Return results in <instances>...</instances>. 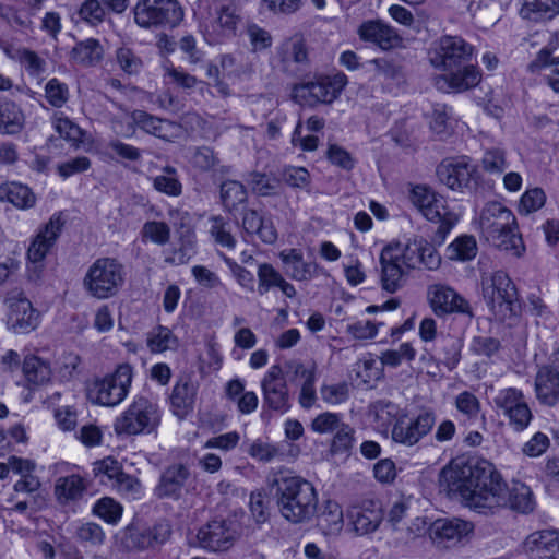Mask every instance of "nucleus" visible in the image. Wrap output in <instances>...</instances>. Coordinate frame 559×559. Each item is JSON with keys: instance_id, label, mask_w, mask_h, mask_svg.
I'll use <instances>...</instances> for the list:
<instances>
[{"instance_id": "1", "label": "nucleus", "mask_w": 559, "mask_h": 559, "mask_svg": "<svg viewBox=\"0 0 559 559\" xmlns=\"http://www.w3.org/2000/svg\"><path fill=\"white\" fill-rule=\"evenodd\" d=\"M440 485L448 493L457 496L462 503L478 512L488 513L504 507H511L522 513L534 509L533 492L524 484H516L509 492L495 465L484 459L456 457L440 473Z\"/></svg>"}, {"instance_id": "2", "label": "nucleus", "mask_w": 559, "mask_h": 559, "mask_svg": "<svg viewBox=\"0 0 559 559\" xmlns=\"http://www.w3.org/2000/svg\"><path fill=\"white\" fill-rule=\"evenodd\" d=\"M270 486L281 515L288 522L305 523L317 513V491L305 478L290 471H280L273 475Z\"/></svg>"}, {"instance_id": "3", "label": "nucleus", "mask_w": 559, "mask_h": 559, "mask_svg": "<svg viewBox=\"0 0 559 559\" xmlns=\"http://www.w3.org/2000/svg\"><path fill=\"white\" fill-rule=\"evenodd\" d=\"M483 236L500 250L520 257L524 251L522 237L518 233L516 218L512 211L499 202H489L479 216Z\"/></svg>"}, {"instance_id": "4", "label": "nucleus", "mask_w": 559, "mask_h": 559, "mask_svg": "<svg viewBox=\"0 0 559 559\" xmlns=\"http://www.w3.org/2000/svg\"><path fill=\"white\" fill-rule=\"evenodd\" d=\"M409 200L428 221L438 224L431 240L433 245L441 246L457 223V215L447 206L443 197L436 194L427 186H414Z\"/></svg>"}, {"instance_id": "5", "label": "nucleus", "mask_w": 559, "mask_h": 559, "mask_svg": "<svg viewBox=\"0 0 559 559\" xmlns=\"http://www.w3.org/2000/svg\"><path fill=\"white\" fill-rule=\"evenodd\" d=\"M126 281L124 265L116 258H98L87 269L84 289L96 299L116 296Z\"/></svg>"}, {"instance_id": "6", "label": "nucleus", "mask_w": 559, "mask_h": 559, "mask_svg": "<svg viewBox=\"0 0 559 559\" xmlns=\"http://www.w3.org/2000/svg\"><path fill=\"white\" fill-rule=\"evenodd\" d=\"M484 299L490 310L500 319L506 320L518 312V290L503 271H496L481 276Z\"/></svg>"}, {"instance_id": "7", "label": "nucleus", "mask_w": 559, "mask_h": 559, "mask_svg": "<svg viewBox=\"0 0 559 559\" xmlns=\"http://www.w3.org/2000/svg\"><path fill=\"white\" fill-rule=\"evenodd\" d=\"M160 412L156 403L145 396H135L128 408L114 423L117 435L151 433L159 425Z\"/></svg>"}, {"instance_id": "8", "label": "nucleus", "mask_w": 559, "mask_h": 559, "mask_svg": "<svg viewBox=\"0 0 559 559\" xmlns=\"http://www.w3.org/2000/svg\"><path fill=\"white\" fill-rule=\"evenodd\" d=\"M66 225L62 212L53 213L49 221L38 229L27 250V275L33 282L40 280L44 261L56 245Z\"/></svg>"}, {"instance_id": "9", "label": "nucleus", "mask_w": 559, "mask_h": 559, "mask_svg": "<svg viewBox=\"0 0 559 559\" xmlns=\"http://www.w3.org/2000/svg\"><path fill=\"white\" fill-rule=\"evenodd\" d=\"M132 379V367L129 364L119 365L112 373L96 379L90 385L88 400L102 406H117L127 397Z\"/></svg>"}, {"instance_id": "10", "label": "nucleus", "mask_w": 559, "mask_h": 559, "mask_svg": "<svg viewBox=\"0 0 559 559\" xmlns=\"http://www.w3.org/2000/svg\"><path fill=\"white\" fill-rule=\"evenodd\" d=\"M134 22L145 29L175 27L183 19L177 0H139L133 8Z\"/></svg>"}, {"instance_id": "11", "label": "nucleus", "mask_w": 559, "mask_h": 559, "mask_svg": "<svg viewBox=\"0 0 559 559\" xmlns=\"http://www.w3.org/2000/svg\"><path fill=\"white\" fill-rule=\"evenodd\" d=\"M344 73L318 76L312 81L297 84L294 87V99L302 106L314 107L318 104H332L347 84Z\"/></svg>"}, {"instance_id": "12", "label": "nucleus", "mask_w": 559, "mask_h": 559, "mask_svg": "<svg viewBox=\"0 0 559 559\" xmlns=\"http://www.w3.org/2000/svg\"><path fill=\"white\" fill-rule=\"evenodd\" d=\"M492 401L497 413L508 419L509 426L515 432L524 431L533 420V413L525 395L516 388L498 390Z\"/></svg>"}, {"instance_id": "13", "label": "nucleus", "mask_w": 559, "mask_h": 559, "mask_svg": "<svg viewBox=\"0 0 559 559\" xmlns=\"http://www.w3.org/2000/svg\"><path fill=\"white\" fill-rule=\"evenodd\" d=\"M473 46L459 36H442L428 51L430 64L440 71L455 69L471 62Z\"/></svg>"}, {"instance_id": "14", "label": "nucleus", "mask_w": 559, "mask_h": 559, "mask_svg": "<svg viewBox=\"0 0 559 559\" xmlns=\"http://www.w3.org/2000/svg\"><path fill=\"white\" fill-rule=\"evenodd\" d=\"M436 420V413L431 409H421L412 418L405 413L392 427L391 438L395 443L414 447L431 432Z\"/></svg>"}, {"instance_id": "15", "label": "nucleus", "mask_w": 559, "mask_h": 559, "mask_svg": "<svg viewBox=\"0 0 559 559\" xmlns=\"http://www.w3.org/2000/svg\"><path fill=\"white\" fill-rule=\"evenodd\" d=\"M427 301L437 317L449 314H463L474 318L469 302L451 286L443 283H433L427 287Z\"/></svg>"}, {"instance_id": "16", "label": "nucleus", "mask_w": 559, "mask_h": 559, "mask_svg": "<svg viewBox=\"0 0 559 559\" xmlns=\"http://www.w3.org/2000/svg\"><path fill=\"white\" fill-rule=\"evenodd\" d=\"M310 427L319 435H333L332 453H344L353 447L355 430L350 425L343 421L341 414L321 413L312 419Z\"/></svg>"}, {"instance_id": "17", "label": "nucleus", "mask_w": 559, "mask_h": 559, "mask_svg": "<svg viewBox=\"0 0 559 559\" xmlns=\"http://www.w3.org/2000/svg\"><path fill=\"white\" fill-rule=\"evenodd\" d=\"M239 537L238 526L231 520H213L202 525L197 534L199 546L218 552L230 549Z\"/></svg>"}, {"instance_id": "18", "label": "nucleus", "mask_w": 559, "mask_h": 559, "mask_svg": "<svg viewBox=\"0 0 559 559\" xmlns=\"http://www.w3.org/2000/svg\"><path fill=\"white\" fill-rule=\"evenodd\" d=\"M170 536V523L166 520H162L151 526H128L122 543L129 549L147 550L164 545Z\"/></svg>"}, {"instance_id": "19", "label": "nucleus", "mask_w": 559, "mask_h": 559, "mask_svg": "<svg viewBox=\"0 0 559 559\" xmlns=\"http://www.w3.org/2000/svg\"><path fill=\"white\" fill-rule=\"evenodd\" d=\"M264 404L281 414L290 408L287 383L280 365H273L261 381Z\"/></svg>"}, {"instance_id": "20", "label": "nucleus", "mask_w": 559, "mask_h": 559, "mask_svg": "<svg viewBox=\"0 0 559 559\" xmlns=\"http://www.w3.org/2000/svg\"><path fill=\"white\" fill-rule=\"evenodd\" d=\"M433 78V85L443 93H461L475 87L481 80L479 70L471 62L442 71Z\"/></svg>"}, {"instance_id": "21", "label": "nucleus", "mask_w": 559, "mask_h": 559, "mask_svg": "<svg viewBox=\"0 0 559 559\" xmlns=\"http://www.w3.org/2000/svg\"><path fill=\"white\" fill-rule=\"evenodd\" d=\"M475 173V166L471 164L466 156L445 159L437 167L438 179L452 190L467 188Z\"/></svg>"}, {"instance_id": "22", "label": "nucleus", "mask_w": 559, "mask_h": 559, "mask_svg": "<svg viewBox=\"0 0 559 559\" xmlns=\"http://www.w3.org/2000/svg\"><path fill=\"white\" fill-rule=\"evenodd\" d=\"M8 304L10 309L8 322L15 333L25 334L37 328L39 313L22 293L10 296Z\"/></svg>"}, {"instance_id": "23", "label": "nucleus", "mask_w": 559, "mask_h": 559, "mask_svg": "<svg viewBox=\"0 0 559 559\" xmlns=\"http://www.w3.org/2000/svg\"><path fill=\"white\" fill-rule=\"evenodd\" d=\"M474 530L473 523L457 518L438 519L429 527L431 540L440 547H451Z\"/></svg>"}, {"instance_id": "24", "label": "nucleus", "mask_w": 559, "mask_h": 559, "mask_svg": "<svg viewBox=\"0 0 559 559\" xmlns=\"http://www.w3.org/2000/svg\"><path fill=\"white\" fill-rule=\"evenodd\" d=\"M361 40L371 43L382 50L400 47L402 37L397 31L380 20L364 22L358 28Z\"/></svg>"}, {"instance_id": "25", "label": "nucleus", "mask_w": 559, "mask_h": 559, "mask_svg": "<svg viewBox=\"0 0 559 559\" xmlns=\"http://www.w3.org/2000/svg\"><path fill=\"white\" fill-rule=\"evenodd\" d=\"M199 382L191 374H182L173 388L170 405L174 414L185 418L194 407Z\"/></svg>"}, {"instance_id": "26", "label": "nucleus", "mask_w": 559, "mask_h": 559, "mask_svg": "<svg viewBox=\"0 0 559 559\" xmlns=\"http://www.w3.org/2000/svg\"><path fill=\"white\" fill-rule=\"evenodd\" d=\"M347 515L354 530L360 535L374 532L383 520L381 506L372 500L364 501L360 506L350 507Z\"/></svg>"}, {"instance_id": "27", "label": "nucleus", "mask_w": 559, "mask_h": 559, "mask_svg": "<svg viewBox=\"0 0 559 559\" xmlns=\"http://www.w3.org/2000/svg\"><path fill=\"white\" fill-rule=\"evenodd\" d=\"M189 475L188 468L182 464L168 466L162 473L159 481L154 489V495L159 499H178Z\"/></svg>"}, {"instance_id": "28", "label": "nucleus", "mask_w": 559, "mask_h": 559, "mask_svg": "<svg viewBox=\"0 0 559 559\" xmlns=\"http://www.w3.org/2000/svg\"><path fill=\"white\" fill-rule=\"evenodd\" d=\"M535 394L540 404L555 406L559 402V371L550 366L540 367L535 377Z\"/></svg>"}, {"instance_id": "29", "label": "nucleus", "mask_w": 559, "mask_h": 559, "mask_svg": "<svg viewBox=\"0 0 559 559\" xmlns=\"http://www.w3.org/2000/svg\"><path fill=\"white\" fill-rule=\"evenodd\" d=\"M214 5L213 27L217 28L218 34L222 36H235L241 22L239 7L231 0H218Z\"/></svg>"}, {"instance_id": "30", "label": "nucleus", "mask_w": 559, "mask_h": 559, "mask_svg": "<svg viewBox=\"0 0 559 559\" xmlns=\"http://www.w3.org/2000/svg\"><path fill=\"white\" fill-rule=\"evenodd\" d=\"M381 285L389 293H394L402 287L405 276L404 265L399 262L396 254L391 249L383 248L380 254Z\"/></svg>"}, {"instance_id": "31", "label": "nucleus", "mask_w": 559, "mask_h": 559, "mask_svg": "<svg viewBox=\"0 0 559 559\" xmlns=\"http://www.w3.org/2000/svg\"><path fill=\"white\" fill-rule=\"evenodd\" d=\"M532 559H559V532L532 534L526 543Z\"/></svg>"}, {"instance_id": "32", "label": "nucleus", "mask_w": 559, "mask_h": 559, "mask_svg": "<svg viewBox=\"0 0 559 559\" xmlns=\"http://www.w3.org/2000/svg\"><path fill=\"white\" fill-rule=\"evenodd\" d=\"M242 229L246 235H255L264 243L272 245L277 239V231L272 219L265 218L255 210H247L242 216Z\"/></svg>"}, {"instance_id": "33", "label": "nucleus", "mask_w": 559, "mask_h": 559, "mask_svg": "<svg viewBox=\"0 0 559 559\" xmlns=\"http://www.w3.org/2000/svg\"><path fill=\"white\" fill-rule=\"evenodd\" d=\"M33 190L21 182L9 181L0 185V202H9L19 210H29L36 204Z\"/></svg>"}, {"instance_id": "34", "label": "nucleus", "mask_w": 559, "mask_h": 559, "mask_svg": "<svg viewBox=\"0 0 559 559\" xmlns=\"http://www.w3.org/2000/svg\"><path fill=\"white\" fill-rule=\"evenodd\" d=\"M130 118L134 126L154 136L170 141L174 135L175 124L169 120L160 119L144 110L132 111Z\"/></svg>"}, {"instance_id": "35", "label": "nucleus", "mask_w": 559, "mask_h": 559, "mask_svg": "<svg viewBox=\"0 0 559 559\" xmlns=\"http://www.w3.org/2000/svg\"><path fill=\"white\" fill-rule=\"evenodd\" d=\"M190 163L199 171H212L214 176H228L231 170L230 166L221 164L217 154L209 146L197 147L191 155Z\"/></svg>"}, {"instance_id": "36", "label": "nucleus", "mask_w": 559, "mask_h": 559, "mask_svg": "<svg viewBox=\"0 0 559 559\" xmlns=\"http://www.w3.org/2000/svg\"><path fill=\"white\" fill-rule=\"evenodd\" d=\"M281 258L289 276L295 281H309L317 275L318 265L305 262L299 250L281 252Z\"/></svg>"}, {"instance_id": "37", "label": "nucleus", "mask_w": 559, "mask_h": 559, "mask_svg": "<svg viewBox=\"0 0 559 559\" xmlns=\"http://www.w3.org/2000/svg\"><path fill=\"white\" fill-rule=\"evenodd\" d=\"M86 490V481L78 474L59 477L55 485V495L61 504L81 499Z\"/></svg>"}, {"instance_id": "38", "label": "nucleus", "mask_w": 559, "mask_h": 559, "mask_svg": "<svg viewBox=\"0 0 559 559\" xmlns=\"http://www.w3.org/2000/svg\"><path fill=\"white\" fill-rule=\"evenodd\" d=\"M25 124L21 108L11 100L0 102V133L5 135L19 134Z\"/></svg>"}, {"instance_id": "39", "label": "nucleus", "mask_w": 559, "mask_h": 559, "mask_svg": "<svg viewBox=\"0 0 559 559\" xmlns=\"http://www.w3.org/2000/svg\"><path fill=\"white\" fill-rule=\"evenodd\" d=\"M71 60L84 67L99 63L104 57V49L97 39L88 38L79 41L71 50Z\"/></svg>"}, {"instance_id": "40", "label": "nucleus", "mask_w": 559, "mask_h": 559, "mask_svg": "<svg viewBox=\"0 0 559 559\" xmlns=\"http://www.w3.org/2000/svg\"><path fill=\"white\" fill-rule=\"evenodd\" d=\"M22 370L26 381L34 385H43L47 383L51 377L49 362L32 354L25 356Z\"/></svg>"}, {"instance_id": "41", "label": "nucleus", "mask_w": 559, "mask_h": 559, "mask_svg": "<svg viewBox=\"0 0 559 559\" xmlns=\"http://www.w3.org/2000/svg\"><path fill=\"white\" fill-rule=\"evenodd\" d=\"M520 14L532 21L552 19L559 14V0H523Z\"/></svg>"}, {"instance_id": "42", "label": "nucleus", "mask_w": 559, "mask_h": 559, "mask_svg": "<svg viewBox=\"0 0 559 559\" xmlns=\"http://www.w3.org/2000/svg\"><path fill=\"white\" fill-rule=\"evenodd\" d=\"M277 55L283 62L304 63L308 60L306 40L301 34L285 38L277 47Z\"/></svg>"}, {"instance_id": "43", "label": "nucleus", "mask_w": 559, "mask_h": 559, "mask_svg": "<svg viewBox=\"0 0 559 559\" xmlns=\"http://www.w3.org/2000/svg\"><path fill=\"white\" fill-rule=\"evenodd\" d=\"M152 183L156 191L168 197L177 198L182 193V183L177 169L173 166H165L162 174L152 178Z\"/></svg>"}, {"instance_id": "44", "label": "nucleus", "mask_w": 559, "mask_h": 559, "mask_svg": "<svg viewBox=\"0 0 559 559\" xmlns=\"http://www.w3.org/2000/svg\"><path fill=\"white\" fill-rule=\"evenodd\" d=\"M478 251L476 239L473 236L463 235L453 240L445 250L447 258L452 261H471Z\"/></svg>"}, {"instance_id": "45", "label": "nucleus", "mask_w": 559, "mask_h": 559, "mask_svg": "<svg viewBox=\"0 0 559 559\" xmlns=\"http://www.w3.org/2000/svg\"><path fill=\"white\" fill-rule=\"evenodd\" d=\"M462 340L454 336H445L439 343V361L448 369L453 370L461 360Z\"/></svg>"}, {"instance_id": "46", "label": "nucleus", "mask_w": 559, "mask_h": 559, "mask_svg": "<svg viewBox=\"0 0 559 559\" xmlns=\"http://www.w3.org/2000/svg\"><path fill=\"white\" fill-rule=\"evenodd\" d=\"M247 198V190L240 181L226 180L221 183V200L227 211L231 212L246 203Z\"/></svg>"}, {"instance_id": "47", "label": "nucleus", "mask_w": 559, "mask_h": 559, "mask_svg": "<svg viewBox=\"0 0 559 559\" xmlns=\"http://www.w3.org/2000/svg\"><path fill=\"white\" fill-rule=\"evenodd\" d=\"M209 233L216 245L228 250H234L236 248L237 240L235 236L231 234L230 224L227 221H225L224 217L219 215L212 216L210 218Z\"/></svg>"}, {"instance_id": "48", "label": "nucleus", "mask_w": 559, "mask_h": 559, "mask_svg": "<svg viewBox=\"0 0 559 559\" xmlns=\"http://www.w3.org/2000/svg\"><path fill=\"white\" fill-rule=\"evenodd\" d=\"M146 343L152 353H163L176 348L178 340L168 328L158 325L148 332Z\"/></svg>"}, {"instance_id": "49", "label": "nucleus", "mask_w": 559, "mask_h": 559, "mask_svg": "<svg viewBox=\"0 0 559 559\" xmlns=\"http://www.w3.org/2000/svg\"><path fill=\"white\" fill-rule=\"evenodd\" d=\"M421 246V242L414 241L406 245L391 243L386 248L391 249L393 255L396 254L399 262L406 269H415L419 265Z\"/></svg>"}, {"instance_id": "50", "label": "nucleus", "mask_w": 559, "mask_h": 559, "mask_svg": "<svg viewBox=\"0 0 559 559\" xmlns=\"http://www.w3.org/2000/svg\"><path fill=\"white\" fill-rule=\"evenodd\" d=\"M121 472V464L111 456H107L93 464L94 476L99 480L100 484L110 487Z\"/></svg>"}, {"instance_id": "51", "label": "nucleus", "mask_w": 559, "mask_h": 559, "mask_svg": "<svg viewBox=\"0 0 559 559\" xmlns=\"http://www.w3.org/2000/svg\"><path fill=\"white\" fill-rule=\"evenodd\" d=\"M76 14L81 22L90 26H98L106 19V9L100 0H85L79 7Z\"/></svg>"}, {"instance_id": "52", "label": "nucleus", "mask_w": 559, "mask_h": 559, "mask_svg": "<svg viewBox=\"0 0 559 559\" xmlns=\"http://www.w3.org/2000/svg\"><path fill=\"white\" fill-rule=\"evenodd\" d=\"M483 169L491 175H501L508 168L507 153L503 148H487L481 158Z\"/></svg>"}, {"instance_id": "53", "label": "nucleus", "mask_w": 559, "mask_h": 559, "mask_svg": "<svg viewBox=\"0 0 559 559\" xmlns=\"http://www.w3.org/2000/svg\"><path fill=\"white\" fill-rule=\"evenodd\" d=\"M376 420L381 426H392L404 415L406 412L403 411L399 405L390 401H378L374 405Z\"/></svg>"}, {"instance_id": "54", "label": "nucleus", "mask_w": 559, "mask_h": 559, "mask_svg": "<svg viewBox=\"0 0 559 559\" xmlns=\"http://www.w3.org/2000/svg\"><path fill=\"white\" fill-rule=\"evenodd\" d=\"M93 513L109 524H116L121 519L122 507L112 498L104 497L94 504Z\"/></svg>"}, {"instance_id": "55", "label": "nucleus", "mask_w": 559, "mask_h": 559, "mask_svg": "<svg viewBox=\"0 0 559 559\" xmlns=\"http://www.w3.org/2000/svg\"><path fill=\"white\" fill-rule=\"evenodd\" d=\"M246 34L253 52H261L272 47L271 33L255 23L248 24Z\"/></svg>"}, {"instance_id": "56", "label": "nucleus", "mask_w": 559, "mask_h": 559, "mask_svg": "<svg viewBox=\"0 0 559 559\" xmlns=\"http://www.w3.org/2000/svg\"><path fill=\"white\" fill-rule=\"evenodd\" d=\"M141 234L143 239L164 246L170 239V227L165 222L148 221L143 225Z\"/></svg>"}, {"instance_id": "57", "label": "nucleus", "mask_w": 559, "mask_h": 559, "mask_svg": "<svg viewBox=\"0 0 559 559\" xmlns=\"http://www.w3.org/2000/svg\"><path fill=\"white\" fill-rule=\"evenodd\" d=\"M248 185L253 192L263 197L274 195L277 193L278 189V180L259 171L249 174Z\"/></svg>"}, {"instance_id": "58", "label": "nucleus", "mask_w": 559, "mask_h": 559, "mask_svg": "<svg viewBox=\"0 0 559 559\" xmlns=\"http://www.w3.org/2000/svg\"><path fill=\"white\" fill-rule=\"evenodd\" d=\"M45 97L51 106L61 108L69 100V87L57 78H52L46 83Z\"/></svg>"}, {"instance_id": "59", "label": "nucleus", "mask_w": 559, "mask_h": 559, "mask_svg": "<svg viewBox=\"0 0 559 559\" xmlns=\"http://www.w3.org/2000/svg\"><path fill=\"white\" fill-rule=\"evenodd\" d=\"M75 536L78 540L85 546H99L103 545L106 538L105 532L102 526L93 523L86 522L81 524L75 532Z\"/></svg>"}, {"instance_id": "60", "label": "nucleus", "mask_w": 559, "mask_h": 559, "mask_svg": "<svg viewBox=\"0 0 559 559\" xmlns=\"http://www.w3.org/2000/svg\"><path fill=\"white\" fill-rule=\"evenodd\" d=\"M111 488L130 499H139L143 492L140 480L136 477L124 473L123 471L115 479Z\"/></svg>"}, {"instance_id": "61", "label": "nucleus", "mask_w": 559, "mask_h": 559, "mask_svg": "<svg viewBox=\"0 0 559 559\" xmlns=\"http://www.w3.org/2000/svg\"><path fill=\"white\" fill-rule=\"evenodd\" d=\"M116 61L119 68L128 75L140 73L143 67L142 59L128 47H120L116 50Z\"/></svg>"}, {"instance_id": "62", "label": "nucleus", "mask_w": 559, "mask_h": 559, "mask_svg": "<svg viewBox=\"0 0 559 559\" xmlns=\"http://www.w3.org/2000/svg\"><path fill=\"white\" fill-rule=\"evenodd\" d=\"M546 202V194L540 188H532L526 190L519 202V213L528 215L533 212L538 211L544 206Z\"/></svg>"}, {"instance_id": "63", "label": "nucleus", "mask_w": 559, "mask_h": 559, "mask_svg": "<svg viewBox=\"0 0 559 559\" xmlns=\"http://www.w3.org/2000/svg\"><path fill=\"white\" fill-rule=\"evenodd\" d=\"M55 130L59 135L71 142H80L82 138L81 128L62 112H56L52 117Z\"/></svg>"}, {"instance_id": "64", "label": "nucleus", "mask_w": 559, "mask_h": 559, "mask_svg": "<svg viewBox=\"0 0 559 559\" xmlns=\"http://www.w3.org/2000/svg\"><path fill=\"white\" fill-rule=\"evenodd\" d=\"M557 46L554 40H550L546 47L538 51L536 58L531 62L530 68L533 71L543 68H551L554 73L559 74V56H552Z\"/></svg>"}]
</instances>
